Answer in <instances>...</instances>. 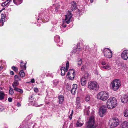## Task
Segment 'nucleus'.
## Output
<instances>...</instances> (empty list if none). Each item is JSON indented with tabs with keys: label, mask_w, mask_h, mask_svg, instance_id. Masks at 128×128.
<instances>
[{
	"label": "nucleus",
	"mask_w": 128,
	"mask_h": 128,
	"mask_svg": "<svg viewBox=\"0 0 128 128\" xmlns=\"http://www.w3.org/2000/svg\"><path fill=\"white\" fill-rule=\"evenodd\" d=\"M94 117L91 116L90 117L89 120L87 122L86 128H94Z\"/></svg>",
	"instance_id": "nucleus-8"
},
{
	"label": "nucleus",
	"mask_w": 128,
	"mask_h": 128,
	"mask_svg": "<svg viewBox=\"0 0 128 128\" xmlns=\"http://www.w3.org/2000/svg\"><path fill=\"white\" fill-rule=\"evenodd\" d=\"M121 56L123 60H127L128 59V50H124L121 53Z\"/></svg>",
	"instance_id": "nucleus-13"
},
{
	"label": "nucleus",
	"mask_w": 128,
	"mask_h": 128,
	"mask_svg": "<svg viewBox=\"0 0 128 128\" xmlns=\"http://www.w3.org/2000/svg\"><path fill=\"white\" fill-rule=\"evenodd\" d=\"M29 101L30 102H31L32 101V100H30V98H29Z\"/></svg>",
	"instance_id": "nucleus-58"
},
{
	"label": "nucleus",
	"mask_w": 128,
	"mask_h": 128,
	"mask_svg": "<svg viewBox=\"0 0 128 128\" xmlns=\"http://www.w3.org/2000/svg\"><path fill=\"white\" fill-rule=\"evenodd\" d=\"M21 106V104L19 102H18L17 104V106L18 107H20Z\"/></svg>",
	"instance_id": "nucleus-50"
},
{
	"label": "nucleus",
	"mask_w": 128,
	"mask_h": 128,
	"mask_svg": "<svg viewBox=\"0 0 128 128\" xmlns=\"http://www.w3.org/2000/svg\"><path fill=\"white\" fill-rule=\"evenodd\" d=\"M77 85L76 84H74L72 85V89H74V90H77Z\"/></svg>",
	"instance_id": "nucleus-38"
},
{
	"label": "nucleus",
	"mask_w": 128,
	"mask_h": 128,
	"mask_svg": "<svg viewBox=\"0 0 128 128\" xmlns=\"http://www.w3.org/2000/svg\"><path fill=\"white\" fill-rule=\"evenodd\" d=\"M80 98L79 97H77L76 99V103H80Z\"/></svg>",
	"instance_id": "nucleus-39"
},
{
	"label": "nucleus",
	"mask_w": 128,
	"mask_h": 128,
	"mask_svg": "<svg viewBox=\"0 0 128 128\" xmlns=\"http://www.w3.org/2000/svg\"><path fill=\"white\" fill-rule=\"evenodd\" d=\"M90 99V96L89 95H86L85 97V100L86 101L88 102Z\"/></svg>",
	"instance_id": "nucleus-31"
},
{
	"label": "nucleus",
	"mask_w": 128,
	"mask_h": 128,
	"mask_svg": "<svg viewBox=\"0 0 128 128\" xmlns=\"http://www.w3.org/2000/svg\"><path fill=\"white\" fill-rule=\"evenodd\" d=\"M101 64L102 65H104L106 64V62L104 61H102L101 62Z\"/></svg>",
	"instance_id": "nucleus-48"
},
{
	"label": "nucleus",
	"mask_w": 128,
	"mask_h": 128,
	"mask_svg": "<svg viewBox=\"0 0 128 128\" xmlns=\"http://www.w3.org/2000/svg\"><path fill=\"white\" fill-rule=\"evenodd\" d=\"M4 107L0 105V112L2 111L4 109Z\"/></svg>",
	"instance_id": "nucleus-45"
},
{
	"label": "nucleus",
	"mask_w": 128,
	"mask_h": 128,
	"mask_svg": "<svg viewBox=\"0 0 128 128\" xmlns=\"http://www.w3.org/2000/svg\"><path fill=\"white\" fill-rule=\"evenodd\" d=\"M11 2V0H7L5 2L2 3L1 5L2 6H4L6 5L8 6L10 4V2Z\"/></svg>",
	"instance_id": "nucleus-20"
},
{
	"label": "nucleus",
	"mask_w": 128,
	"mask_h": 128,
	"mask_svg": "<svg viewBox=\"0 0 128 128\" xmlns=\"http://www.w3.org/2000/svg\"><path fill=\"white\" fill-rule=\"evenodd\" d=\"M1 18L0 19V26H2L3 25L5 21L6 15L3 14L1 15Z\"/></svg>",
	"instance_id": "nucleus-15"
},
{
	"label": "nucleus",
	"mask_w": 128,
	"mask_h": 128,
	"mask_svg": "<svg viewBox=\"0 0 128 128\" xmlns=\"http://www.w3.org/2000/svg\"><path fill=\"white\" fill-rule=\"evenodd\" d=\"M59 82L58 80H53V84L55 86H56L58 84Z\"/></svg>",
	"instance_id": "nucleus-28"
},
{
	"label": "nucleus",
	"mask_w": 128,
	"mask_h": 128,
	"mask_svg": "<svg viewBox=\"0 0 128 128\" xmlns=\"http://www.w3.org/2000/svg\"><path fill=\"white\" fill-rule=\"evenodd\" d=\"M102 68H104L108 70H110L111 68V65L110 64H108L106 66H102Z\"/></svg>",
	"instance_id": "nucleus-22"
},
{
	"label": "nucleus",
	"mask_w": 128,
	"mask_h": 128,
	"mask_svg": "<svg viewBox=\"0 0 128 128\" xmlns=\"http://www.w3.org/2000/svg\"><path fill=\"white\" fill-rule=\"evenodd\" d=\"M31 82H32V83H34V82H35V81H34V78H33V79H32L31 80Z\"/></svg>",
	"instance_id": "nucleus-51"
},
{
	"label": "nucleus",
	"mask_w": 128,
	"mask_h": 128,
	"mask_svg": "<svg viewBox=\"0 0 128 128\" xmlns=\"http://www.w3.org/2000/svg\"><path fill=\"white\" fill-rule=\"evenodd\" d=\"M118 104L116 98L113 97H110L108 100L106 105L107 108L109 109L112 110L116 107Z\"/></svg>",
	"instance_id": "nucleus-1"
},
{
	"label": "nucleus",
	"mask_w": 128,
	"mask_h": 128,
	"mask_svg": "<svg viewBox=\"0 0 128 128\" xmlns=\"http://www.w3.org/2000/svg\"><path fill=\"white\" fill-rule=\"evenodd\" d=\"M121 127L122 128H127L128 127V122H124L121 125Z\"/></svg>",
	"instance_id": "nucleus-18"
},
{
	"label": "nucleus",
	"mask_w": 128,
	"mask_h": 128,
	"mask_svg": "<svg viewBox=\"0 0 128 128\" xmlns=\"http://www.w3.org/2000/svg\"><path fill=\"white\" fill-rule=\"evenodd\" d=\"M109 96L108 92L106 91H102L98 93L97 95V98L102 101H105Z\"/></svg>",
	"instance_id": "nucleus-2"
},
{
	"label": "nucleus",
	"mask_w": 128,
	"mask_h": 128,
	"mask_svg": "<svg viewBox=\"0 0 128 128\" xmlns=\"http://www.w3.org/2000/svg\"><path fill=\"white\" fill-rule=\"evenodd\" d=\"M14 90L16 92H19L20 94H22L23 92V90H22L16 87L14 88Z\"/></svg>",
	"instance_id": "nucleus-27"
},
{
	"label": "nucleus",
	"mask_w": 128,
	"mask_h": 128,
	"mask_svg": "<svg viewBox=\"0 0 128 128\" xmlns=\"http://www.w3.org/2000/svg\"><path fill=\"white\" fill-rule=\"evenodd\" d=\"M18 80H15L13 83L12 84V86L14 88H16L15 86H18L19 84Z\"/></svg>",
	"instance_id": "nucleus-25"
},
{
	"label": "nucleus",
	"mask_w": 128,
	"mask_h": 128,
	"mask_svg": "<svg viewBox=\"0 0 128 128\" xmlns=\"http://www.w3.org/2000/svg\"><path fill=\"white\" fill-rule=\"evenodd\" d=\"M65 18L64 20L63 21V22L62 24V26L64 28L66 27V25L65 24L66 22L67 24H68L70 22V19L72 17V15L71 13L70 12L67 15H65Z\"/></svg>",
	"instance_id": "nucleus-7"
},
{
	"label": "nucleus",
	"mask_w": 128,
	"mask_h": 128,
	"mask_svg": "<svg viewBox=\"0 0 128 128\" xmlns=\"http://www.w3.org/2000/svg\"><path fill=\"white\" fill-rule=\"evenodd\" d=\"M83 124L84 123L82 121L79 119L77 121L76 125L77 127H80L82 126Z\"/></svg>",
	"instance_id": "nucleus-19"
},
{
	"label": "nucleus",
	"mask_w": 128,
	"mask_h": 128,
	"mask_svg": "<svg viewBox=\"0 0 128 128\" xmlns=\"http://www.w3.org/2000/svg\"><path fill=\"white\" fill-rule=\"evenodd\" d=\"M2 12V10H0V13Z\"/></svg>",
	"instance_id": "nucleus-61"
},
{
	"label": "nucleus",
	"mask_w": 128,
	"mask_h": 128,
	"mask_svg": "<svg viewBox=\"0 0 128 128\" xmlns=\"http://www.w3.org/2000/svg\"><path fill=\"white\" fill-rule=\"evenodd\" d=\"M12 68L15 72H18V68L17 67L14 66H13L12 67Z\"/></svg>",
	"instance_id": "nucleus-37"
},
{
	"label": "nucleus",
	"mask_w": 128,
	"mask_h": 128,
	"mask_svg": "<svg viewBox=\"0 0 128 128\" xmlns=\"http://www.w3.org/2000/svg\"><path fill=\"white\" fill-rule=\"evenodd\" d=\"M41 19V18H38V20H40Z\"/></svg>",
	"instance_id": "nucleus-60"
},
{
	"label": "nucleus",
	"mask_w": 128,
	"mask_h": 128,
	"mask_svg": "<svg viewBox=\"0 0 128 128\" xmlns=\"http://www.w3.org/2000/svg\"><path fill=\"white\" fill-rule=\"evenodd\" d=\"M71 10L72 11L75 10L76 6V2H72L71 3Z\"/></svg>",
	"instance_id": "nucleus-21"
},
{
	"label": "nucleus",
	"mask_w": 128,
	"mask_h": 128,
	"mask_svg": "<svg viewBox=\"0 0 128 128\" xmlns=\"http://www.w3.org/2000/svg\"><path fill=\"white\" fill-rule=\"evenodd\" d=\"M103 53L104 56L107 58H110L112 57V52L108 48H105L103 51Z\"/></svg>",
	"instance_id": "nucleus-9"
},
{
	"label": "nucleus",
	"mask_w": 128,
	"mask_h": 128,
	"mask_svg": "<svg viewBox=\"0 0 128 128\" xmlns=\"http://www.w3.org/2000/svg\"><path fill=\"white\" fill-rule=\"evenodd\" d=\"M76 107L77 108H81L82 107L81 106L80 103H76Z\"/></svg>",
	"instance_id": "nucleus-40"
},
{
	"label": "nucleus",
	"mask_w": 128,
	"mask_h": 128,
	"mask_svg": "<svg viewBox=\"0 0 128 128\" xmlns=\"http://www.w3.org/2000/svg\"><path fill=\"white\" fill-rule=\"evenodd\" d=\"M70 86H71L70 85H69L68 86V90L70 89Z\"/></svg>",
	"instance_id": "nucleus-55"
},
{
	"label": "nucleus",
	"mask_w": 128,
	"mask_h": 128,
	"mask_svg": "<svg viewBox=\"0 0 128 128\" xmlns=\"http://www.w3.org/2000/svg\"><path fill=\"white\" fill-rule=\"evenodd\" d=\"M3 67L2 66H0V71L3 68Z\"/></svg>",
	"instance_id": "nucleus-53"
},
{
	"label": "nucleus",
	"mask_w": 128,
	"mask_h": 128,
	"mask_svg": "<svg viewBox=\"0 0 128 128\" xmlns=\"http://www.w3.org/2000/svg\"><path fill=\"white\" fill-rule=\"evenodd\" d=\"M10 74L11 75H13L14 74V72L13 71H11L10 72Z\"/></svg>",
	"instance_id": "nucleus-52"
},
{
	"label": "nucleus",
	"mask_w": 128,
	"mask_h": 128,
	"mask_svg": "<svg viewBox=\"0 0 128 128\" xmlns=\"http://www.w3.org/2000/svg\"><path fill=\"white\" fill-rule=\"evenodd\" d=\"M32 104L36 107L39 106L40 105H38L37 102H32Z\"/></svg>",
	"instance_id": "nucleus-35"
},
{
	"label": "nucleus",
	"mask_w": 128,
	"mask_h": 128,
	"mask_svg": "<svg viewBox=\"0 0 128 128\" xmlns=\"http://www.w3.org/2000/svg\"><path fill=\"white\" fill-rule=\"evenodd\" d=\"M48 10H51L52 11L53 10H52V8L51 7L49 8Z\"/></svg>",
	"instance_id": "nucleus-54"
},
{
	"label": "nucleus",
	"mask_w": 128,
	"mask_h": 128,
	"mask_svg": "<svg viewBox=\"0 0 128 128\" xmlns=\"http://www.w3.org/2000/svg\"><path fill=\"white\" fill-rule=\"evenodd\" d=\"M22 0H18V2H16L15 0H13L14 3L16 5H18L20 4L22 2Z\"/></svg>",
	"instance_id": "nucleus-24"
},
{
	"label": "nucleus",
	"mask_w": 128,
	"mask_h": 128,
	"mask_svg": "<svg viewBox=\"0 0 128 128\" xmlns=\"http://www.w3.org/2000/svg\"><path fill=\"white\" fill-rule=\"evenodd\" d=\"M88 88L90 90H95L98 89L99 86L98 83L96 81L90 82L88 84Z\"/></svg>",
	"instance_id": "nucleus-5"
},
{
	"label": "nucleus",
	"mask_w": 128,
	"mask_h": 128,
	"mask_svg": "<svg viewBox=\"0 0 128 128\" xmlns=\"http://www.w3.org/2000/svg\"><path fill=\"white\" fill-rule=\"evenodd\" d=\"M14 79L15 80H20L18 76L17 75H15L14 76Z\"/></svg>",
	"instance_id": "nucleus-46"
},
{
	"label": "nucleus",
	"mask_w": 128,
	"mask_h": 128,
	"mask_svg": "<svg viewBox=\"0 0 128 128\" xmlns=\"http://www.w3.org/2000/svg\"><path fill=\"white\" fill-rule=\"evenodd\" d=\"M19 74L20 76L22 77H24L25 76V74L24 71L22 70H21Z\"/></svg>",
	"instance_id": "nucleus-34"
},
{
	"label": "nucleus",
	"mask_w": 128,
	"mask_h": 128,
	"mask_svg": "<svg viewBox=\"0 0 128 128\" xmlns=\"http://www.w3.org/2000/svg\"><path fill=\"white\" fill-rule=\"evenodd\" d=\"M69 65V62L67 61L66 64V68L62 67L60 68L61 71V75L62 76H64L66 72H67L68 69Z\"/></svg>",
	"instance_id": "nucleus-12"
},
{
	"label": "nucleus",
	"mask_w": 128,
	"mask_h": 128,
	"mask_svg": "<svg viewBox=\"0 0 128 128\" xmlns=\"http://www.w3.org/2000/svg\"><path fill=\"white\" fill-rule=\"evenodd\" d=\"M4 92L2 91L0 92V100H3L4 98Z\"/></svg>",
	"instance_id": "nucleus-26"
},
{
	"label": "nucleus",
	"mask_w": 128,
	"mask_h": 128,
	"mask_svg": "<svg viewBox=\"0 0 128 128\" xmlns=\"http://www.w3.org/2000/svg\"><path fill=\"white\" fill-rule=\"evenodd\" d=\"M20 66L22 70H26V64H20Z\"/></svg>",
	"instance_id": "nucleus-33"
},
{
	"label": "nucleus",
	"mask_w": 128,
	"mask_h": 128,
	"mask_svg": "<svg viewBox=\"0 0 128 128\" xmlns=\"http://www.w3.org/2000/svg\"><path fill=\"white\" fill-rule=\"evenodd\" d=\"M90 76L89 74L86 73H85L81 78L80 82L82 86H85L86 85L87 80H90Z\"/></svg>",
	"instance_id": "nucleus-6"
},
{
	"label": "nucleus",
	"mask_w": 128,
	"mask_h": 128,
	"mask_svg": "<svg viewBox=\"0 0 128 128\" xmlns=\"http://www.w3.org/2000/svg\"><path fill=\"white\" fill-rule=\"evenodd\" d=\"M106 108L105 105L102 106L100 108L98 112L99 115L101 117H102L106 111Z\"/></svg>",
	"instance_id": "nucleus-10"
},
{
	"label": "nucleus",
	"mask_w": 128,
	"mask_h": 128,
	"mask_svg": "<svg viewBox=\"0 0 128 128\" xmlns=\"http://www.w3.org/2000/svg\"><path fill=\"white\" fill-rule=\"evenodd\" d=\"M76 90H74V89H72L71 92L72 94H75Z\"/></svg>",
	"instance_id": "nucleus-41"
},
{
	"label": "nucleus",
	"mask_w": 128,
	"mask_h": 128,
	"mask_svg": "<svg viewBox=\"0 0 128 128\" xmlns=\"http://www.w3.org/2000/svg\"><path fill=\"white\" fill-rule=\"evenodd\" d=\"M1 62L0 61V62Z\"/></svg>",
	"instance_id": "nucleus-63"
},
{
	"label": "nucleus",
	"mask_w": 128,
	"mask_h": 128,
	"mask_svg": "<svg viewBox=\"0 0 128 128\" xmlns=\"http://www.w3.org/2000/svg\"><path fill=\"white\" fill-rule=\"evenodd\" d=\"M119 120L116 118L110 119L109 121V124L111 128H114L117 126L119 124Z\"/></svg>",
	"instance_id": "nucleus-4"
},
{
	"label": "nucleus",
	"mask_w": 128,
	"mask_h": 128,
	"mask_svg": "<svg viewBox=\"0 0 128 128\" xmlns=\"http://www.w3.org/2000/svg\"><path fill=\"white\" fill-rule=\"evenodd\" d=\"M94 0H90V2L91 3H92L93 1Z\"/></svg>",
	"instance_id": "nucleus-57"
},
{
	"label": "nucleus",
	"mask_w": 128,
	"mask_h": 128,
	"mask_svg": "<svg viewBox=\"0 0 128 128\" xmlns=\"http://www.w3.org/2000/svg\"><path fill=\"white\" fill-rule=\"evenodd\" d=\"M23 61H21L20 62V64H23Z\"/></svg>",
	"instance_id": "nucleus-56"
},
{
	"label": "nucleus",
	"mask_w": 128,
	"mask_h": 128,
	"mask_svg": "<svg viewBox=\"0 0 128 128\" xmlns=\"http://www.w3.org/2000/svg\"><path fill=\"white\" fill-rule=\"evenodd\" d=\"M73 114V110H72V113L69 116V118H70V120H71L72 118V116Z\"/></svg>",
	"instance_id": "nucleus-44"
},
{
	"label": "nucleus",
	"mask_w": 128,
	"mask_h": 128,
	"mask_svg": "<svg viewBox=\"0 0 128 128\" xmlns=\"http://www.w3.org/2000/svg\"><path fill=\"white\" fill-rule=\"evenodd\" d=\"M59 99V103L60 104H62L64 101V98L62 95H60L58 97Z\"/></svg>",
	"instance_id": "nucleus-23"
},
{
	"label": "nucleus",
	"mask_w": 128,
	"mask_h": 128,
	"mask_svg": "<svg viewBox=\"0 0 128 128\" xmlns=\"http://www.w3.org/2000/svg\"><path fill=\"white\" fill-rule=\"evenodd\" d=\"M121 85L120 81L118 79H116L114 80L112 82L111 84L112 88L114 91H116L118 90Z\"/></svg>",
	"instance_id": "nucleus-3"
},
{
	"label": "nucleus",
	"mask_w": 128,
	"mask_h": 128,
	"mask_svg": "<svg viewBox=\"0 0 128 128\" xmlns=\"http://www.w3.org/2000/svg\"><path fill=\"white\" fill-rule=\"evenodd\" d=\"M57 9H56H56H55V11H56V10H57Z\"/></svg>",
	"instance_id": "nucleus-62"
},
{
	"label": "nucleus",
	"mask_w": 128,
	"mask_h": 128,
	"mask_svg": "<svg viewBox=\"0 0 128 128\" xmlns=\"http://www.w3.org/2000/svg\"><path fill=\"white\" fill-rule=\"evenodd\" d=\"M121 100L123 103H126L128 101V96L126 95H123L121 98Z\"/></svg>",
	"instance_id": "nucleus-16"
},
{
	"label": "nucleus",
	"mask_w": 128,
	"mask_h": 128,
	"mask_svg": "<svg viewBox=\"0 0 128 128\" xmlns=\"http://www.w3.org/2000/svg\"><path fill=\"white\" fill-rule=\"evenodd\" d=\"M34 91L36 92H38V89L37 88H34Z\"/></svg>",
	"instance_id": "nucleus-47"
},
{
	"label": "nucleus",
	"mask_w": 128,
	"mask_h": 128,
	"mask_svg": "<svg viewBox=\"0 0 128 128\" xmlns=\"http://www.w3.org/2000/svg\"><path fill=\"white\" fill-rule=\"evenodd\" d=\"M9 94L11 95L13 94L14 93L13 89L10 87L9 88Z\"/></svg>",
	"instance_id": "nucleus-36"
},
{
	"label": "nucleus",
	"mask_w": 128,
	"mask_h": 128,
	"mask_svg": "<svg viewBox=\"0 0 128 128\" xmlns=\"http://www.w3.org/2000/svg\"><path fill=\"white\" fill-rule=\"evenodd\" d=\"M89 106H87L85 108L84 110V114L85 115H88L90 113L89 110Z\"/></svg>",
	"instance_id": "nucleus-17"
},
{
	"label": "nucleus",
	"mask_w": 128,
	"mask_h": 128,
	"mask_svg": "<svg viewBox=\"0 0 128 128\" xmlns=\"http://www.w3.org/2000/svg\"><path fill=\"white\" fill-rule=\"evenodd\" d=\"M44 20L45 21V22H47L49 20V17L47 16V17L44 18Z\"/></svg>",
	"instance_id": "nucleus-43"
},
{
	"label": "nucleus",
	"mask_w": 128,
	"mask_h": 128,
	"mask_svg": "<svg viewBox=\"0 0 128 128\" xmlns=\"http://www.w3.org/2000/svg\"><path fill=\"white\" fill-rule=\"evenodd\" d=\"M5 8H2L1 10H2V11L3 10H4Z\"/></svg>",
	"instance_id": "nucleus-59"
},
{
	"label": "nucleus",
	"mask_w": 128,
	"mask_h": 128,
	"mask_svg": "<svg viewBox=\"0 0 128 128\" xmlns=\"http://www.w3.org/2000/svg\"><path fill=\"white\" fill-rule=\"evenodd\" d=\"M124 116L128 117V108L124 111Z\"/></svg>",
	"instance_id": "nucleus-30"
},
{
	"label": "nucleus",
	"mask_w": 128,
	"mask_h": 128,
	"mask_svg": "<svg viewBox=\"0 0 128 128\" xmlns=\"http://www.w3.org/2000/svg\"><path fill=\"white\" fill-rule=\"evenodd\" d=\"M75 75V72L74 70H69L66 76L70 80H72L74 79Z\"/></svg>",
	"instance_id": "nucleus-11"
},
{
	"label": "nucleus",
	"mask_w": 128,
	"mask_h": 128,
	"mask_svg": "<svg viewBox=\"0 0 128 128\" xmlns=\"http://www.w3.org/2000/svg\"><path fill=\"white\" fill-rule=\"evenodd\" d=\"M86 68V66L85 65H83L81 68V70L82 71H84V70Z\"/></svg>",
	"instance_id": "nucleus-42"
},
{
	"label": "nucleus",
	"mask_w": 128,
	"mask_h": 128,
	"mask_svg": "<svg viewBox=\"0 0 128 128\" xmlns=\"http://www.w3.org/2000/svg\"><path fill=\"white\" fill-rule=\"evenodd\" d=\"M77 64L78 65V66H80L82 64V61L81 59L78 58V59L77 60Z\"/></svg>",
	"instance_id": "nucleus-29"
},
{
	"label": "nucleus",
	"mask_w": 128,
	"mask_h": 128,
	"mask_svg": "<svg viewBox=\"0 0 128 128\" xmlns=\"http://www.w3.org/2000/svg\"><path fill=\"white\" fill-rule=\"evenodd\" d=\"M54 40L56 43L58 44V45L60 46H61L63 43L62 40L60 41V37L58 35L55 36Z\"/></svg>",
	"instance_id": "nucleus-14"
},
{
	"label": "nucleus",
	"mask_w": 128,
	"mask_h": 128,
	"mask_svg": "<svg viewBox=\"0 0 128 128\" xmlns=\"http://www.w3.org/2000/svg\"><path fill=\"white\" fill-rule=\"evenodd\" d=\"M8 101L9 102H11L12 101V98H8Z\"/></svg>",
	"instance_id": "nucleus-49"
},
{
	"label": "nucleus",
	"mask_w": 128,
	"mask_h": 128,
	"mask_svg": "<svg viewBox=\"0 0 128 128\" xmlns=\"http://www.w3.org/2000/svg\"><path fill=\"white\" fill-rule=\"evenodd\" d=\"M80 50V48H77L75 49H74L73 50V52L74 53H76L78 54L79 53Z\"/></svg>",
	"instance_id": "nucleus-32"
}]
</instances>
